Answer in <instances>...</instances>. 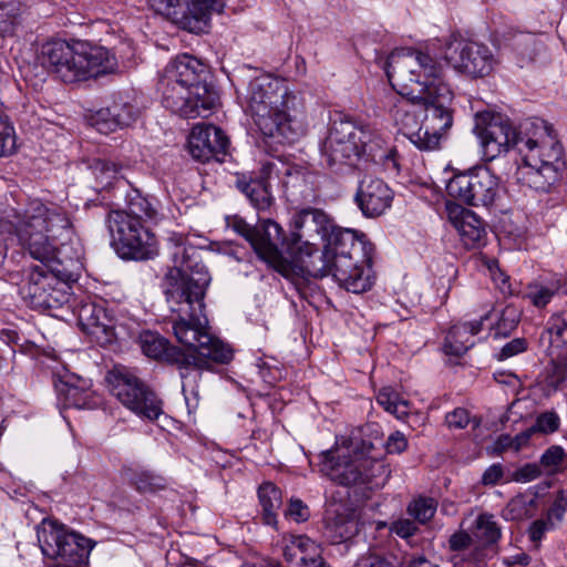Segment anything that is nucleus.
<instances>
[{
	"label": "nucleus",
	"instance_id": "nucleus-59",
	"mask_svg": "<svg viewBox=\"0 0 567 567\" xmlns=\"http://www.w3.org/2000/svg\"><path fill=\"white\" fill-rule=\"evenodd\" d=\"M355 567H391L390 564L379 556H368L361 558Z\"/></svg>",
	"mask_w": 567,
	"mask_h": 567
},
{
	"label": "nucleus",
	"instance_id": "nucleus-18",
	"mask_svg": "<svg viewBox=\"0 0 567 567\" xmlns=\"http://www.w3.org/2000/svg\"><path fill=\"white\" fill-rule=\"evenodd\" d=\"M158 90L163 106L183 117H207L216 104L215 94H209V103L202 105L203 101L195 96V90H190L184 84L171 82L163 76L159 80Z\"/></svg>",
	"mask_w": 567,
	"mask_h": 567
},
{
	"label": "nucleus",
	"instance_id": "nucleus-3",
	"mask_svg": "<svg viewBox=\"0 0 567 567\" xmlns=\"http://www.w3.org/2000/svg\"><path fill=\"white\" fill-rule=\"evenodd\" d=\"M372 245L363 233L346 228L323 244L321 255L305 272V278L296 281L293 288L301 292L311 278L331 276L340 288L363 293L374 285L372 268Z\"/></svg>",
	"mask_w": 567,
	"mask_h": 567
},
{
	"label": "nucleus",
	"instance_id": "nucleus-45",
	"mask_svg": "<svg viewBox=\"0 0 567 567\" xmlns=\"http://www.w3.org/2000/svg\"><path fill=\"white\" fill-rule=\"evenodd\" d=\"M17 23L16 9L0 4V34L2 37L12 34Z\"/></svg>",
	"mask_w": 567,
	"mask_h": 567
},
{
	"label": "nucleus",
	"instance_id": "nucleus-5",
	"mask_svg": "<svg viewBox=\"0 0 567 567\" xmlns=\"http://www.w3.org/2000/svg\"><path fill=\"white\" fill-rule=\"evenodd\" d=\"M334 220L322 209L306 207L290 213L288 229H286V280L292 286L319 257V246L313 239L320 236L324 243L334 235L343 231Z\"/></svg>",
	"mask_w": 567,
	"mask_h": 567
},
{
	"label": "nucleus",
	"instance_id": "nucleus-47",
	"mask_svg": "<svg viewBox=\"0 0 567 567\" xmlns=\"http://www.w3.org/2000/svg\"><path fill=\"white\" fill-rule=\"evenodd\" d=\"M526 349V339L515 338L501 348L499 352L496 354V358L497 360L503 361L519 353H523Z\"/></svg>",
	"mask_w": 567,
	"mask_h": 567
},
{
	"label": "nucleus",
	"instance_id": "nucleus-20",
	"mask_svg": "<svg viewBox=\"0 0 567 567\" xmlns=\"http://www.w3.org/2000/svg\"><path fill=\"white\" fill-rule=\"evenodd\" d=\"M393 190L381 178L364 176L354 195V203L367 218H377L392 206Z\"/></svg>",
	"mask_w": 567,
	"mask_h": 567
},
{
	"label": "nucleus",
	"instance_id": "nucleus-4",
	"mask_svg": "<svg viewBox=\"0 0 567 567\" xmlns=\"http://www.w3.org/2000/svg\"><path fill=\"white\" fill-rule=\"evenodd\" d=\"M517 153L523 164L515 172L516 181L538 192H547L559 181L565 168L563 146L554 130L543 120L520 125Z\"/></svg>",
	"mask_w": 567,
	"mask_h": 567
},
{
	"label": "nucleus",
	"instance_id": "nucleus-28",
	"mask_svg": "<svg viewBox=\"0 0 567 567\" xmlns=\"http://www.w3.org/2000/svg\"><path fill=\"white\" fill-rule=\"evenodd\" d=\"M137 116L135 107L128 103H113L99 110L92 117L93 125L101 133L107 134L117 127L131 125Z\"/></svg>",
	"mask_w": 567,
	"mask_h": 567
},
{
	"label": "nucleus",
	"instance_id": "nucleus-8",
	"mask_svg": "<svg viewBox=\"0 0 567 567\" xmlns=\"http://www.w3.org/2000/svg\"><path fill=\"white\" fill-rule=\"evenodd\" d=\"M391 86L411 103L431 101L443 80L442 64L426 52L402 48L392 51L384 63Z\"/></svg>",
	"mask_w": 567,
	"mask_h": 567
},
{
	"label": "nucleus",
	"instance_id": "nucleus-49",
	"mask_svg": "<svg viewBox=\"0 0 567 567\" xmlns=\"http://www.w3.org/2000/svg\"><path fill=\"white\" fill-rule=\"evenodd\" d=\"M533 434V430L524 431L517 434L515 437H511L509 435H503L499 439V443L503 447H509L514 451H519L523 446H525L530 440Z\"/></svg>",
	"mask_w": 567,
	"mask_h": 567
},
{
	"label": "nucleus",
	"instance_id": "nucleus-22",
	"mask_svg": "<svg viewBox=\"0 0 567 567\" xmlns=\"http://www.w3.org/2000/svg\"><path fill=\"white\" fill-rule=\"evenodd\" d=\"M228 146L225 133L213 124H197L188 136V150L194 159L206 163L224 156Z\"/></svg>",
	"mask_w": 567,
	"mask_h": 567
},
{
	"label": "nucleus",
	"instance_id": "nucleus-40",
	"mask_svg": "<svg viewBox=\"0 0 567 567\" xmlns=\"http://www.w3.org/2000/svg\"><path fill=\"white\" fill-rule=\"evenodd\" d=\"M378 140H379V146H377L375 144L373 145L374 146V150L372 152L373 155H370L374 161H381L382 162V165L384 167V171L388 172L389 174H399L400 172V158H399V154H398V151L395 148H390L388 151H384V152H381L380 154L377 153V151H379L381 148V144H382V140L380 138V136L378 135Z\"/></svg>",
	"mask_w": 567,
	"mask_h": 567
},
{
	"label": "nucleus",
	"instance_id": "nucleus-52",
	"mask_svg": "<svg viewBox=\"0 0 567 567\" xmlns=\"http://www.w3.org/2000/svg\"><path fill=\"white\" fill-rule=\"evenodd\" d=\"M504 476L502 464L495 463L488 466L482 475V484L485 486H494L498 484Z\"/></svg>",
	"mask_w": 567,
	"mask_h": 567
},
{
	"label": "nucleus",
	"instance_id": "nucleus-23",
	"mask_svg": "<svg viewBox=\"0 0 567 567\" xmlns=\"http://www.w3.org/2000/svg\"><path fill=\"white\" fill-rule=\"evenodd\" d=\"M152 9L175 21H186L190 18L199 21L208 13H220L225 0H148Z\"/></svg>",
	"mask_w": 567,
	"mask_h": 567
},
{
	"label": "nucleus",
	"instance_id": "nucleus-61",
	"mask_svg": "<svg viewBox=\"0 0 567 567\" xmlns=\"http://www.w3.org/2000/svg\"><path fill=\"white\" fill-rule=\"evenodd\" d=\"M406 567H439L436 564H433L429 559H426L423 555L412 556L409 558L406 563Z\"/></svg>",
	"mask_w": 567,
	"mask_h": 567
},
{
	"label": "nucleus",
	"instance_id": "nucleus-24",
	"mask_svg": "<svg viewBox=\"0 0 567 567\" xmlns=\"http://www.w3.org/2000/svg\"><path fill=\"white\" fill-rule=\"evenodd\" d=\"M453 92L449 84H441L432 94L431 101H416L413 104L424 106L425 115L422 122L426 127L437 132L442 136L452 127L453 115L449 107L453 100Z\"/></svg>",
	"mask_w": 567,
	"mask_h": 567
},
{
	"label": "nucleus",
	"instance_id": "nucleus-51",
	"mask_svg": "<svg viewBox=\"0 0 567 567\" xmlns=\"http://www.w3.org/2000/svg\"><path fill=\"white\" fill-rule=\"evenodd\" d=\"M542 472L537 464H525L514 472L513 480L515 482L527 483L540 476Z\"/></svg>",
	"mask_w": 567,
	"mask_h": 567
},
{
	"label": "nucleus",
	"instance_id": "nucleus-56",
	"mask_svg": "<svg viewBox=\"0 0 567 567\" xmlns=\"http://www.w3.org/2000/svg\"><path fill=\"white\" fill-rule=\"evenodd\" d=\"M86 394L80 392L76 386L69 385L65 392L66 404L74 408H83L85 405Z\"/></svg>",
	"mask_w": 567,
	"mask_h": 567
},
{
	"label": "nucleus",
	"instance_id": "nucleus-54",
	"mask_svg": "<svg viewBox=\"0 0 567 567\" xmlns=\"http://www.w3.org/2000/svg\"><path fill=\"white\" fill-rule=\"evenodd\" d=\"M385 447L389 453H402L408 447V440L402 432L396 431L388 437Z\"/></svg>",
	"mask_w": 567,
	"mask_h": 567
},
{
	"label": "nucleus",
	"instance_id": "nucleus-9",
	"mask_svg": "<svg viewBox=\"0 0 567 567\" xmlns=\"http://www.w3.org/2000/svg\"><path fill=\"white\" fill-rule=\"evenodd\" d=\"M279 82L259 78L250 82L248 107L258 126L266 152L272 157L284 158V93L278 92Z\"/></svg>",
	"mask_w": 567,
	"mask_h": 567
},
{
	"label": "nucleus",
	"instance_id": "nucleus-21",
	"mask_svg": "<svg viewBox=\"0 0 567 567\" xmlns=\"http://www.w3.org/2000/svg\"><path fill=\"white\" fill-rule=\"evenodd\" d=\"M390 113L396 124L401 126L403 134L421 151H434L440 147L443 136L426 127L423 122L417 126V121L410 111V103L399 99L390 107Z\"/></svg>",
	"mask_w": 567,
	"mask_h": 567
},
{
	"label": "nucleus",
	"instance_id": "nucleus-48",
	"mask_svg": "<svg viewBox=\"0 0 567 567\" xmlns=\"http://www.w3.org/2000/svg\"><path fill=\"white\" fill-rule=\"evenodd\" d=\"M560 419L555 412L540 414L536 421V429L543 433H554L558 430Z\"/></svg>",
	"mask_w": 567,
	"mask_h": 567
},
{
	"label": "nucleus",
	"instance_id": "nucleus-62",
	"mask_svg": "<svg viewBox=\"0 0 567 567\" xmlns=\"http://www.w3.org/2000/svg\"><path fill=\"white\" fill-rule=\"evenodd\" d=\"M94 168H95V171H100L102 173H104V172H106V173L111 172L112 174L117 173V166L114 163H110L106 161H97L95 163Z\"/></svg>",
	"mask_w": 567,
	"mask_h": 567
},
{
	"label": "nucleus",
	"instance_id": "nucleus-15",
	"mask_svg": "<svg viewBox=\"0 0 567 567\" xmlns=\"http://www.w3.org/2000/svg\"><path fill=\"white\" fill-rule=\"evenodd\" d=\"M450 197L471 206H491L499 193V178L486 166L455 174L446 184Z\"/></svg>",
	"mask_w": 567,
	"mask_h": 567
},
{
	"label": "nucleus",
	"instance_id": "nucleus-30",
	"mask_svg": "<svg viewBox=\"0 0 567 567\" xmlns=\"http://www.w3.org/2000/svg\"><path fill=\"white\" fill-rule=\"evenodd\" d=\"M290 547L286 546V560L293 556L288 549H297L301 554L300 563L302 567H331L322 557V548L319 544L305 535H291Z\"/></svg>",
	"mask_w": 567,
	"mask_h": 567
},
{
	"label": "nucleus",
	"instance_id": "nucleus-43",
	"mask_svg": "<svg viewBox=\"0 0 567 567\" xmlns=\"http://www.w3.org/2000/svg\"><path fill=\"white\" fill-rule=\"evenodd\" d=\"M334 530V542H344L351 538L358 530L357 523L351 518H340L331 526Z\"/></svg>",
	"mask_w": 567,
	"mask_h": 567
},
{
	"label": "nucleus",
	"instance_id": "nucleus-64",
	"mask_svg": "<svg viewBox=\"0 0 567 567\" xmlns=\"http://www.w3.org/2000/svg\"><path fill=\"white\" fill-rule=\"evenodd\" d=\"M178 567H202V566L196 563H193V561H186Z\"/></svg>",
	"mask_w": 567,
	"mask_h": 567
},
{
	"label": "nucleus",
	"instance_id": "nucleus-33",
	"mask_svg": "<svg viewBox=\"0 0 567 567\" xmlns=\"http://www.w3.org/2000/svg\"><path fill=\"white\" fill-rule=\"evenodd\" d=\"M237 188L246 195L251 205L259 209H268L271 205V197L267 187L260 182L245 176L238 177L236 182Z\"/></svg>",
	"mask_w": 567,
	"mask_h": 567
},
{
	"label": "nucleus",
	"instance_id": "nucleus-11",
	"mask_svg": "<svg viewBox=\"0 0 567 567\" xmlns=\"http://www.w3.org/2000/svg\"><path fill=\"white\" fill-rule=\"evenodd\" d=\"M374 142L379 146L378 134L370 125L348 114L336 113L321 145V155L330 166L353 164L364 154L373 155Z\"/></svg>",
	"mask_w": 567,
	"mask_h": 567
},
{
	"label": "nucleus",
	"instance_id": "nucleus-36",
	"mask_svg": "<svg viewBox=\"0 0 567 567\" xmlns=\"http://www.w3.org/2000/svg\"><path fill=\"white\" fill-rule=\"evenodd\" d=\"M377 401L385 411L398 419L405 417L410 412L409 401L390 389H382L377 396Z\"/></svg>",
	"mask_w": 567,
	"mask_h": 567
},
{
	"label": "nucleus",
	"instance_id": "nucleus-14",
	"mask_svg": "<svg viewBox=\"0 0 567 567\" xmlns=\"http://www.w3.org/2000/svg\"><path fill=\"white\" fill-rule=\"evenodd\" d=\"M473 132L478 140L482 158L492 162L512 148L517 151L520 140V128L517 130L511 121L492 111L477 112L474 116Z\"/></svg>",
	"mask_w": 567,
	"mask_h": 567
},
{
	"label": "nucleus",
	"instance_id": "nucleus-39",
	"mask_svg": "<svg viewBox=\"0 0 567 567\" xmlns=\"http://www.w3.org/2000/svg\"><path fill=\"white\" fill-rule=\"evenodd\" d=\"M16 150L14 128L0 102V157L12 154Z\"/></svg>",
	"mask_w": 567,
	"mask_h": 567
},
{
	"label": "nucleus",
	"instance_id": "nucleus-26",
	"mask_svg": "<svg viewBox=\"0 0 567 567\" xmlns=\"http://www.w3.org/2000/svg\"><path fill=\"white\" fill-rule=\"evenodd\" d=\"M450 218L466 248L475 249L485 245L486 228L475 213L457 207L450 210Z\"/></svg>",
	"mask_w": 567,
	"mask_h": 567
},
{
	"label": "nucleus",
	"instance_id": "nucleus-16",
	"mask_svg": "<svg viewBox=\"0 0 567 567\" xmlns=\"http://www.w3.org/2000/svg\"><path fill=\"white\" fill-rule=\"evenodd\" d=\"M444 59L454 71L472 79L489 75L499 63L488 45L457 38L446 44Z\"/></svg>",
	"mask_w": 567,
	"mask_h": 567
},
{
	"label": "nucleus",
	"instance_id": "nucleus-35",
	"mask_svg": "<svg viewBox=\"0 0 567 567\" xmlns=\"http://www.w3.org/2000/svg\"><path fill=\"white\" fill-rule=\"evenodd\" d=\"M473 533L484 545H493L502 537V529L495 516L489 513H482L476 517Z\"/></svg>",
	"mask_w": 567,
	"mask_h": 567
},
{
	"label": "nucleus",
	"instance_id": "nucleus-46",
	"mask_svg": "<svg viewBox=\"0 0 567 567\" xmlns=\"http://www.w3.org/2000/svg\"><path fill=\"white\" fill-rule=\"evenodd\" d=\"M287 515L296 523H303L309 519L310 509L301 499L291 498L289 501L288 509L286 511V516Z\"/></svg>",
	"mask_w": 567,
	"mask_h": 567
},
{
	"label": "nucleus",
	"instance_id": "nucleus-60",
	"mask_svg": "<svg viewBox=\"0 0 567 567\" xmlns=\"http://www.w3.org/2000/svg\"><path fill=\"white\" fill-rule=\"evenodd\" d=\"M517 323L516 313L513 309L507 308L503 312V318L497 324V329L501 331L504 328L513 329Z\"/></svg>",
	"mask_w": 567,
	"mask_h": 567
},
{
	"label": "nucleus",
	"instance_id": "nucleus-63",
	"mask_svg": "<svg viewBox=\"0 0 567 567\" xmlns=\"http://www.w3.org/2000/svg\"><path fill=\"white\" fill-rule=\"evenodd\" d=\"M262 567H281V564L278 560L268 559V560H265V564Z\"/></svg>",
	"mask_w": 567,
	"mask_h": 567
},
{
	"label": "nucleus",
	"instance_id": "nucleus-25",
	"mask_svg": "<svg viewBox=\"0 0 567 567\" xmlns=\"http://www.w3.org/2000/svg\"><path fill=\"white\" fill-rule=\"evenodd\" d=\"M79 326L92 339L105 344L112 341L114 336V320L103 306L89 302L79 309Z\"/></svg>",
	"mask_w": 567,
	"mask_h": 567
},
{
	"label": "nucleus",
	"instance_id": "nucleus-53",
	"mask_svg": "<svg viewBox=\"0 0 567 567\" xmlns=\"http://www.w3.org/2000/svg\"><path fill=\"white\" fill-rule=\"evenodd\" d=\"M472 545V536L465 530L454 533L449 539V547L453 551L467 549Z\"/></svg>",
	"mask_w": 567,
	"mask_h": 567
},
{
	"label": "nucleus",
	"instance_id": "nucleus-34",
	"mask_svg": "<svg viewBox=\"0 0 567 567\" xmlns=\"http://www.w3.org/2000/svg\"><path fill=\"white\" fill-rule=\"evenodd\" d=\"M560 285L557 280L550 281H534L526 286L524 298L527 299L534 307H546L554 296L559 291Z\"/></svg>",
	"mask_w": 567,
	"mask_h": 567
},
{
	"label": "nucleus",
	"instance_id": "nucleus-10",
	"mask_svg": "<svg viewBox=\"0 0 567 567\" xmlns=\"http://www.w3.org/2000/svg\"><path fill=\"white\" fill-rule=\"evenodd\" d=\"M321 472L340 485L381 488L390 477L388 464L367 457L358 447L342 446L322 453Z\"/></svg>",
	"mask_w": 567,
	"mask_h": 567
},
{
	"label": "nucleus",
	"instance_id": "nucleus-6",
	"mask_svg": "<svg viewBox=\"0 0 567 567\" xmlns=\"http://www.w3.org/2000/svg\"><path fill=\"white\" fill-rule=\"evenodd\" d=\"M39 61L64 83L86 81L116 68L115 58L107 49L81 41H47L40 48Z\"/></svg>",
	"mask_w": 567,
	"mask_h": 567
},
{
	"label": "nucleus",
	"instance_id": "nucleus-57",
	"mask_svg": "<svg viewBox=\"0 0 567 567\" xmlns=\"http://www.w3.org/2000/svg\"><path fill=\"white\" fill-rule=\"evenodd\" d=\"M553 527L554 526H550V520L548 517H546V519L535 520L529 528L530 539L533 542L540 540L544 534Z\"/></svg>",
	"mask_w": 567,
	"mask_h": 567
},
{
	"label": "nucleus",
	"instance_id": "nucleus-27",
	"mask_svg": "<svg viewBox=\"0 0 567 567\" xmlns=\"http://www.w3.org/2000/svg\"><path fill=\"white\" fill-rule=\"evenodd\" d=\"M485 319H487V315L481 317L480 320L452 326L445 336L442 346L443 352L452 357L465 354L475 344L474 338L481 332Z\"/></svg>",
	"mask_w": 567,
	"mask_h": 567
},
{
	"label": "nucleus",
	"instance_id": "nucleus-37",
	"mask_svg": "<svg viewBox=\"0 0 567 567\" xmlns=\"http://www.w3.org/2000/svg\"><path fill=\"white\" fill-rule=\"evenodd\" d=\"M551 348L560 349L567 346V319L563 315H554L547 321L546 331Z\"/></svg>",
	"mask_w": 567,
	"mask_h": 567
},
{
	"label": "nucleus",
	"instance_id": "nucleus-12",
	"mask_svg": "<svg viewBox=\"0 0 567 567\" xmlns=\"http://www.w3.org/2000/svg\"><path fill=\"white\" fill-rule=\"evenodd\" d=\"M42 554L59 565L79 567L85 565L94 543L54 520H44L38 530Z\"/></svg>",
	"mask_w": 567,
	"mask_h": 567
},
{
	"label": "nucleus",
	"instance_id": "nucleus-31",
	"mask_svg": "<svg viewBox=\"0 0 567 567\" xmlns=\"http://www.w3.org/2000/svg\"><path fill=\"white\" fill-rule=\"evenodd\" d=\"M262 520L266 525L278 528V511L282 505L280 488L272 483H264L258 489Z\"/></svg>",
	"mask_w": 567,
	"mask_h": 567
},
{
	"label": "nucleus",
	"instance_id": "nucleus-29",
	"mask_svg": "<svg viewBox=\"0 0 567 567\" xmlns=\"http://www.w3.org/2000/svg\"><path fill=\"white\" fill-rule=\"evenodd\" d=\"M307 123L303 103L286 92V143H295L306 135Z\"/></svg>",
	"mask_w": 567,
	"mask_h": 567
},
{
	"label": "nucleus",
	"instance_id": "nucleus-13",
	"mask_svg": "<svg viewBox=\"0 0 567 567\" xmlns=\"http://www.w3.org/2000/svg\"><path fill=\"white\" fill-rule=\"evenodd\" d=\"M111 393L140 417L155 421L163 413L162 400L131 370L114 367L106 375Z\"/></svg>",
	"mask_w": 567,
	"mask_h": 567
},
{
	"label": "nucleus",
	"instance_id": "nucleus-38",
	"mask_svg": "<svg viewBox=\"0 0 567 567\" xmlns=\"http://www.w3.org/2000/svg\"><path fill=\"white\" fill-rule=\"evenodd\" d=\"M437 509V503L432 497H419L408 506V513L420 524H425L433 518Z\"/></svg>",
	"mask_w": 567,
	"mask_h": 567
},
{
	"label": "nucleus",
	"instance_id": "nucleus-32",
	"mask_svg": "<svg viewBox=\"0 0 567 567\" xmlns=\"http://www.w3.org/2000/svg\"><path fill=\"white\" fill-rule=\"evenodd\" d=\"M124 478L133 485L138 492L152 493L165 487V480L150 471L133 467H124Z\"/></svg>",
	"mask_w": 567,
	"mask_h": 567
},
{
	"label": "nucleus",
	"instance_id": "nucleus-2",
	"mask_svg": "<svg viewBox=\"0 0 567 567\" xmlns=\"http://www.w3.org/2000/svg\"><path fill=\"white\" fill-rule=\"evenodd\" d=\"M8 236H14L21 248L41 262L31 269L24 286L31 307L56 309L68 302V284L80 277L84 252L66 212L37 198L6 212L0 218V266L7 257Z\"/></svg>",
	"mask_w": 567,
	"mask_h": 567
},
{
	"label": "nucleus",
	"instance_id": "nucleus-44",
	"mask_svg": "<svg viewBox=\"0 0 567 567\" xmlns=\"http://www.w3.org/2000/svg\"><path fill=\"white\" fill-rule=\"evenodd\" d=\"M567 508V492L558 491L553 505L547 512V517L550 520V526H555L556 523L560 522Z\"/></svg>",
	"mask_w": 567,
	"mask_h": 567
},
{
	"label": "nucleus",
	"instance_id": "nucleus-7",
	"mask_svg": "<svg viewBox=\"0 0 567 567\" xmlns=\"http://www.w3.org/2000/svg\"><path fill=\"white\" fill-rule=\"evenodd\" d=\"M157 217V205L138 192L128 196L125 210L109 213L107 228L122 258L147 260L157 255L156 237L143 225L144 220H156Z\"/></svg>",
	"mask_w": 567,
	"mask_h": 567
},
{
	"label": "nucleus",
	"instance_id": "nucleus-55",
	"mask_svg": "<svg viewBox=\"0 0 567 567\" xmlns=\"http://www.w3.org/2000/svg\"><path fill=\"white\" fill-rule=\"evenodd\" d=\"M567 379V369L563 365L555 364L547 375V384L557 390Z\"/></svg>",
	"mask_w": 567,
	"mask_h": 567
},
{
	"label": "nucleus",
	"instance_id": "nucleus-58",
	"mask_svg": "<svg viewBox=\"0 0 567 567\" xmlns=\"http://www.w3.org/2000/svg\"><path fill=\"white\" fill-rule=\"evenodd\" d=\"M529 563L530 557L525 553H517L515 555H511L503 558V564L508 567L528 566Z\"/></svg>",
	"mask_w": 567,
	"mask_h": 567
},
{
	"label": "nucleus",
	"instance_id": "nucleus-1",
	"mask_svg": "<svg viewBox=\"0 0 567 567\" xmlns=\"http://www.w3.org/2000/svg\"><path fill=\"white\" fill-rule=\"evenodd\" d=\"M169 243L173 266L164 275L162 288L172 312L173 333L188 351L151 331L140 336V346L146 357L177 367L186 404L196 409L203 371H212L215 364L229 363L234 352L208 332L207 319L202 316L212 277L202 264L199 250L182 234H173Z\"/></svg>",
	"mask_w": 567,
	"mask_h": 567
},
{
	"label": "nucleus",
	"instance_id": "nucleus-50",
	"mask_svg": "<svg viewBox=\"0 0 567 567\" xmlns=\"http://www.w3.org/2000/svg\"><path fill=\"white\" fill-rule=\"evenodd\" d=\"M390 530L401 538H409L416 533L417 526L408 518H401L392 523Z\"/></svg>",
	"mask_w": 567,
	"mask_h": 567
},
{
	"label": "nucleus",
	"instance_id": "nucleus-41",
	"mask_svg": "<svg viewBox=\"0 0 567 567\" xmlns=\"http://www.w3.org/2000/svg\"><path fill=\"white\" fill-rule=\"evenodd\" d=\"M565 458V451L561 446L553 445L547 449L540 457V464L549 472L555 473L560 470Z\"/></svg>",
	"mask_w": 567,
	"mask_h": 567
},
{
	"label": "nucleus",
	"instance_id": "nucleus-42",
	"mask_svg": "<svg viewBox=\"0 0 567 567\" xmlns=\"http://www.w3.org/2000/svg\"><path fill=\"white\" fill-rule=\"evenodd\" d=\"M445 422L446 425L453 430H463L471 422H473L475 426L478 425V422L472 420L470 412L464 408H456L452 412H449L445 415Z\"/></svg>",
	"mask_w": 567,
	"mask_h": 567
},
{
	"label": "nucleus",
	"instance_id": "nucleus-17",
	"mask_svg": "<svg viewBox=\"0 0 567 567\" xmlns=\"http://www.w3.org/2000/svg\"><path fill=\"white\" fill-rule=\"evenodd\" d=\"M235 229L249 241L256 254L265 262L284 276V256L278 248V243H284L279 224L267 219L262 224V229L258 230L244 220H238L235 223Z\"/></svg>",
	"mask_w": 567,
	"mask_h": 567
},
{
	"label": "nucleus",
	"instance_id": "nucleus-19",
	"mask_svg": "<svg viewBox=\"0 0 567 567\" xmlns=\"http://www.w3.org/2000/svg\"><path fill=\"white\" fill-rule=\"evenodd\" d=\"M163 78L171 82L184 84L190 90L197 99H202L203 104L209 103V94H215L206 83V66L195 56L183 54L173 60L164 70Z\"/></svg>",
	"mask_w": 567,
	"mask_h": 567
}]
</instances>
